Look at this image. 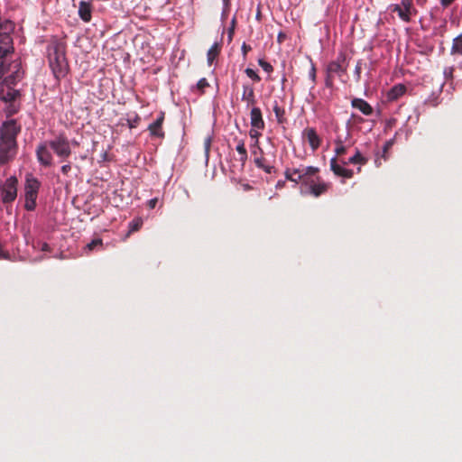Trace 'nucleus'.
I'll return each instance as SVG.
<instances>
[{
	"label": "nucleus",
	"mask_w": 462,
	"mask_h": 462,
	"mask_svg": "<svg viewBox=\"0 0 462 462\" xmlns=\"http://www.w3.org/2000/svg\"><path fill=\"white\" fill-rule=\"evenodd\" d=\"M319 170L312 166H300L291 170V182L299 185L302 195H310L318 198L325 194L330 184L325 182L319 175Z\"/></svg>",
	"instance_id": "f257e3e1"
},
{
	"label": "nucleus",
	"mask_w": 462,
	"mask_h": 462,
	"mask_svg": "<svg viewBox=\"0 0 462 462\" xmlns=\"http://www.w3.org/2000/svg\"><path fill=\"white\" fill-rule=\"evenodd\" d=\"M21 125L15 119L5 121L0 126V164L13 160L17 152L16 138Z\"/></svg>",
	"instance_id": "f03ea898"
},
{
	"label": "nucleus",
	"mask_w": 462,
	"mask_h": 462,
	"mask_svg": "<svg viewBox=\"0 0 462 462\" xmlns=\"http://www.w3.org/2000/svg\"><path fill=\"white\" fill-rule=\"evenodd\" d=\"M50 67L54 77L60 80L69 72V63L66 58V43L54 40L48 46Z\"/></svg>",
	"instance_id": "7ed1b4c3"
},
{
	"label": "nucleus",
	"mask_w": 462,
	"mask_h": 462,
	"mask_svg": "<svg viewBox=\"0 0 462 462\" xmlns=\"http://www.w3.org/2000/svg\"><path fill=\"white\" fill-rule=\"evenodd\" d=\"M14 28V23L8 19L5 20L0 26V60L5 58L14 51L12 36Z\"/></svg>",
	"instance_id": "20e7f679"
},
{
	"label": "nucleus",
	"mask_w": 462,
	"mask_h": 462,
	"mask_svg": "<svg viewBox=\"0 0 462 462\" xmlns=\"http://www.w3.org/2000/svg\"><path fill=\"white\" fill-rule=\"evenodd\" d=\"M389 9L391 12L396 13L404 23H410L418 13L413 5V0H401L399 4L391 5Z\"/></svg>",
	"instance_id": "39448f33"
},
{
	"label": "nucleus",
	"mask_w": 462,
	"mask_h": 462,
	"mask_svg": "<svg viewBox=\"0 0 462 462\" xmlns=\"http://www.w3.org/2000/svg\"><path fill=\"white\" fill-rule=\"evenodd\" d=\"M49 146L62 160L68 159L71 154L70 143L64 134H60L49 141Z\"/></svg>",
	"instance_id": "423d86ee"
},
{
	"label": "nucleus",
	"mask_w": 462,
	"mask_h": 462,
	"mask_svg": "<svg viewBox=\"0 0 462 462\" xmlns=\"http://www.w3.org/2000/svg\"><path fill=\"white\" fill-rule=\"evenodd\" d=\"M40 182L35 178H27L25 183V204L24 208L28 211H32L36 208V199L40 189Z\"/></svg>",
	"instance_id": "0eeeda50"
},
{
	"label": "nucleus",
	"mask_w": 462,
	"mask_h": 462,
	"mask_svg": "<svg viewBox=\"0 0 462 462\" xmlns=\"http://www.w3.org/2000/svg\"><path fill=\"white\" fill-rule=\"evenodd\" d=\"M17 183L16 177L11 176L0 185V198L4 204L12 203L17 197Z\"/></svg>",
	"instance_id": "6e6552de"
},
{
	"label": "nucleus",
	"mask_w": 462,
	"mask_h": 462,
	"mask_svg": "<svg viewBox=\"0 0 462 462\" xmlns=\"http://www.w3.org/2000/svg\"><path fill=\"white\" fill-rule=\"evenodd\" d=\"M236 150L238 153V158H235L230 164V171L234 174L242 172L247 161V151L244 140H237Z\"/></svg>",
	"instance_id": "1a4fd4ad"
},
{
	"label": "nucleus",
	"mask_w": 462,
	"mask_h": 462,
	"mask_svg": "<svg viewBox=\"0 0 462 462\" xmlns=\"http://www.w3.org/2000/svg\"><path fill=\"white\" fill-rule=\"evenodd\" d=\"M50 149L49 142L41 143L36 148L37 159L39 162L45 167L52 165L53 157Z\"/></svg>",
	"instance_id": "9d476101"
},
{
	"label": "nucleus",
	"mask_w": 462,
	"mask_h": 462,
	"mask_svg": "<svg viewBox=\"0 0 462 462\" xmlns=\"http://www.w3.org/2000/svg\"><path fill=\"white\" fill-rule=\"evenodd\" d=\"M20 62L18 61H14L13 64H9L8 66L5 65V61L2 60H0V79H2V77L8 72L9 69L13 66L14 69H15V71L13 72L7 81L8 83H14L15 81L17 80H20L22 79V72L20 71Z\"/></svg>",
	"instance_id": "9b49d317"
},
{
	"label": "nucleus",
	"mask_w": 462,
	"mask_h": 462,
	"mask_svg": "<svg viewBox=\"0 0 462 462\" xmlns=\"http://www.w3.org/2000/svg\"><path fill=\"white\" fill-rule=\"evenodd\" d=\"M165 113L160 112L158 117L156 120L149 125L148 130L150 132V134L152 137H157V138H164L165 133L162 129V125L164 122Z\"/></svg>",
	"instance_id": "f8f14e48"
},
{
	"label": "nucleus",
	"mask_w": 462,
	"mask_h": 462,
	"mask_svg": "<svg viewBox=\"0 0 462 462\" xmlns=\"http://www.w3.org/2000/svg\"><path fill=\"white\" fill-rule=\"evenodd\" d=\"M92 11H93L92 0H89V1L82 0L79 3L78 14H79V18L83 22L89 23L91 21Z\"/></svg>",
	"instance_id": "ddd939ff"
},
{
	"label": "nucleus",
	"mask_w": 462,
	"mask_h": 462,
	"mask_svg": "<svg viewBox=\"0 0 462 462\" xmlns=\"http://www.w3.org/2000/svg\"><path fill=\"white\" fill-rule=\"evenodd\" d=\"M273 113L277 121V124L279 127L282 130V133L285 137L286 135V124H287V116H286V111L283 107L279 106L277 104L273 106Z\"/></svg>",
	"instance_id": "4468645a"
},
{
	"label": "nucleus",
	"mask_w": 462,
	"mask_h": 462,
	"mask_svg": "<svg viewBox=\"0 0 462 462\" xmlns=\"http://www.w3.org/2000/svg\"><path fill=\"white\" fill-rule=\"evenodd\" d=\"M351 105L354 108L358 109L365 116H371L374 112L371 105L362 98H353L351 101Z\"/></svg>",
	"instance_id": "2eb2a0df"
},
{
	"label": "nucleus",
	"mask_w": 462,
	"mask_h": 462,
	"mask_svg": "<svg viewBox=\"0 0 462 462\" xmlns=\"http://www.w3.org/2000/svg\"><path fill=\"white\" fill-rule=\"evenodd\" d=\"M251 125L253 128L260 130L263 129L264 122L263 120L262 112L259 107H253L250 114Z\"/></svg>",
	"instance_id": "dca6fc26"
},
{
	"label": "nucleus",
	"mask_w": 462,
	"mask_h": 462,
	"mask_svg": "<svg viewBox=\"0 0 462 462\" xmlns=\"http://www.w3.org/2000/svg\"><path fill=\"white\" fill-rule=\"evenodd\" d=\"M304 135L313 151L319 147L321 140L314 128H307L304 131Z\"/></svg>",
	"instance_id": "f3484780"
},
{
	"label": "nucleus",
	"mask_w": 462,
	"mask_h": 462,
	"mask_svg": "<svg viewBox=\"0 0 462 462\" xmlns=\"http://www.w3.org/2000/svg\"><path fill=\"white\" fill-rule=\"evenodd\" d=\"M242 100L247 103V106H254L256 102L254 88L249 84L243 86Z\"/></svg>",
	"instance_id": "a211bd4d"
},
{
	"label": "nucleus",
	"mask_w": 462,
	"mask_h": 462,
	"mask_svg": "<svg viewBox=\"0 0 462 462\" xmlns=\"http://www.w3.org/2000/svg\"><path fill=\"white\" fill-rule=\"evenodd\" d=\"M406 91V87L402 84H397L393 86L387 94V98L390 101L397 100Z\"/></svg>",
	"instance_id": "6ab92c4d"
},
{
	"label": "nucleus",
	"mask_w": 462,
	"mask_h": 462,
	"mask_svg": "<svg viewBox=\"0 0 462 462\" xmlns=\"http://www.w3.org/2000/svg\"><path fill=\"white\" fill-rule=\"evenodd\" d=\"M19 91L12 88H8L6 90L2 89L0 91V99L5 103H13L15 102L16 98L19 97Z\"/></svg>",
	"instance_id": "aec40b11"
},
{
	"label": "nucleus",
	"mask_w": 462,
	"mask_h": 462,
	"mask_svg": "<svg viewBox=\"0 0 462 462\" xmlns=\"http://www.w3.org/2000/svg\"><path fill=\"white\" fill-rule=\"evenodd\" d=\"M343 165L350 164H359L365 165L367 162V159L363 156L358 149L356 150L355 154L348 159L347 162L341 160Z\"/></svg>",
	"instance_id": "412c9836"
},
{
	"label": "nucleus",
	"mask_w": 462,
	"mask_h": 462,
	"mask_svg": "<svg viewBox=\"0 0 462 462\" xmlns=\"http://www.w3.org/2000/svg\"><path fill=\"white\" fill-rule=\"evenodd\" d=\"M221 51V44L218 42H215L207 53V60L208 64L210 66L214 60L217 58Z\"/></svg>",
	"instance_id": "4be33fe9"
},
{
	"label": "nucleus",
	"mask_w": 462,
	"mask_h": 462,
	"mask_svg": "<svg viewBox=\"0 0 462 462\" xmlns=\"http://www.w3.org/2000/svg\"><path fill=\"white\" fill-rule=\"evenodd\" d=\"M334 143L336 144V148H335L336 156H342L346 153L347 146L344 145L343 140L340 137H337L334 141Z\"/></svg>",
	"instance_id": "5701e85b"
},
{
	"label": "nucleus",
	"mask_w": 462,
	"mask_h": 462,
	"mask_svg": "<svg viewBox=\"0 0 462 462\" xmlns=\"http://www.w3.org/2000/svg\"><path fill=\"white\" fill-rule=\"evenodd\" d=\"M341 71H343V69L338 61H331L328 64L327 73L333 75L339 74Z\"/></svg>",
	"instance_id": "b1692460"
},
{
	"label": "nucleus",
	"mask_w": 462,
	"mask_h": 462,
	"mask_svg": "<svg viewBox=\"0 0 462 462\" xmlns=\"http://www.w3.org/2000/svg\"><path fill=\"white\" fill-rule=\"evenodd\" d=\"M344 167H342L341 165H339L337 163V157H334L330 160V170L333 171V173L337 176H341L343 171H344Z\"/></svg>",
	"instance_id": "393cba45"
},
{
	"label": "nucleus",
	"mask_w": 462,
	"mask_h": 462,
	"mask_svg": "<svg viewBox=\"0 0 462 462\" xmlns=\"http://www.w3.org/2000/svg\"><path fill=\"white\" fill-rule=\"evenodd\" d=\"M451 53L452 54H456V53L462 54V35H459L453 40Z\"/></svg>",
	"instance_id": "a878e982"
},
{
	"label": "nucleus",
	"mask_w": 462,
	"mask_h": 462,
	"mask_svg": "<svg viewBox=\"0 0 462 462\" xmlns=\"http://www.w3.org/2000/svg\"><path fill=\"white\" fill-rule=\"evenodd\" d=\"M97 247L103 249V241L101 238L93 239L90 243L86 245V249L88 251H93Z\"/></svg>",
	"instance_id": "bb28decb"
},
{
	"label": "nucleus",
	"mask_w": 462,
	"mask_h": 462,
	"mask_svg": "<svg viewBox=\"0 0 462 462\" xmlns=\"http://www.w3.org/2000/svg\"><path fill=\"white\" fill-rule=\"evenodd\" d=\"M254 163L257 167L263 169L266 172L270 173L272 171V169L273 167L268 166L265 164V159L264 158H255Z\"/></svg>",
	"instance_id": "cd10ccee"
},
{
	"label": "nucleus",
	"mask_w": 462,
	"mask_h": 462,
	"mask_svg": "<svg viewBox=\"0 0 462 462\" xmlns=\"http://www.w3.org/2000/svg\"><path fill=\"white\" fill-rule=\"evenodd\" d=\"M143 225V221L140 218L134 219L129 223V232H136L138 231Z\"/></svg>",
	"instance_id": "c85d7f7f"
},
{
	"label": "nucleus",
	"mask_w": 462,
	"mask_h": 462,
	"mask_svg": "<svg viewBox=\"0 0 462 462\" xmlns=\"http://www.w3.org/2000/svg\"><path fill=\"white\" fill-rule=\"evenodd\" d=\"M245 72L254 82H259L261 80L260 76L253 69L247 68Z\"/></svg>",
	"instance_id": "c756f323"
},
{
	"label": "nucleus",
	"mask_w": 462,
	"mask_h": 462,
	"mask_svg": "<svg viewBox=\"0 0 462 462\" xmlns=\"http://www.w3.org/2000/svg\"><path fill=\"white\" fill-rule=\"evenodd\" d=\"M9 105L7 106V107L5 108V114L7 116H11L13 115H14L15 113L18 112V106L15 105L14 102L13 103H8Z\"/></svg>",
	"instance_id": "7c9ffc66"
},
{
	"label": "nucleus",
	"mask_w": 462,
	"mask_h": 462,
	"mask_svg": "<svg viewBox=\"0 0 462 462\" xmlns=\"http://www.w3.org/2000/svg\"><path fill=\"white\" fill-rule=\"evenodd\" d=\"M363 64H364V62L361 60H359L356 62V68L354 70V75H355L356 81L360 80Z\"/></svg>",
	"instance_id": "2f4dec72"
},
{
	"label": "nucleus",
	"mask_w": 462,
	"mask_h": 462,
	"mask_svg": "<svg viewBox=\"0 0 462 462\" xmlns=\"http://www.w3.org/2000/svg\"><path fill=\"white\" fill-rule=\"evenodd\" d=\"M209 86L207 79H200L197 83V88L200 91V94L204 93L206 88Z\"/></svg>",
	"instance_id": "473e14b6"
},
{
	"label": "nucleus",
	"mask_w": 462,
	"mask_h": 462,
	"mask_svg": "<svg viewBox=\"0 0 462 462\" xmlns=\"http://www.w3.org/2000/svg\"><path fill=\"white\" fill-rule=\"evenodd\" d=\"M284 176H285V180H279L277 183H276V189H283L285 187V184H286V180H289V168H286L285 171H284Z\"/></svg>",
	"instance_id": "72a5a7b5"
},
{
	"label": "nucleus",
	"mask_w": 462,
	"mask_h": 462,
	"mask_svg": "<svg viewBox=\"0 0 462 462\" xmlns=\"http://www.w3.org/2000/svg\"><path fill=\"white\" fill-rule=\"evenodd\" d=\"M258 63L266 72H270L273 70L272 65L267 61L263 60H259Z\"/></svg>",
	"instance_id": "f704fd0d"
},
{
	"label": "nucleus",
	"mask_w": 462,
	"mask_h": 462,
	"mask_svg": "<svg viewBox=\"0 0 462 462\" xmlns=\"http://www.w3.org/2000/svg\"><path fill=\"white\" fill-rule=\"evenodd\" d=\"M353 176H354L353 170L345 168L340 177H343L346 179H351Z\"/></svg>",
	"instance_id": "c9c22d12"
},
{
	"label": "nucleus",
	"mask_w": 462,
	"mask_h": 462,
	"mask_svg": "<svg viewBox=\"0 0 462 462\" xmlns=\"http://www.w3.org/2000/svg\"><path fill=\"white\" fill-rule=\"evenodd\" d=\"M210 146H211V139H210V137H208L204 141V148H205V152H206L207 156L208 155Z\"/></svg>",
	"instance_id": "e433bc0d"
},
{
	"label": "nucleus",
	"mask_w": 462,
	"mask_h": 462,
	"mask_svg": "<svg viewBox=\"0 0 462 462\" xmlns=\"http://www.w3.org/2000/svg\"><path fill=\"white\" fill-rule=\"evenodd\" d=\"M453 71H454V68L453 67L446 68L445 70H444L445 77L447 79L452 78L453 77Z\"/></svg>",
	"instance_id": "4c0bfd02"
},
{
	"label": "nucleus",
	"mask_w": 462,
	"mask_h": 462,
	"mask_svg": "<svg viewBox=\"0 0 462 462\" xmlns=\"http://www.w3.org/2000/svg\"><path fill=\"white\" fill-rule=\"evenodd\" d=\"M326 86L328 87V88H331L333 86L332 75H330L328 73H327Z\"/></svg>",
	"instance_id": "58836bf2"
},
{
	"label": "nucleus",
	"mask_w": 462,
	"mask_h": 462,
	"mask_svg": "<svg viewBox=\"0 0 462 462\" xmlns=\"http://www.w3.org/2000/svg\"><path fill=\"white\" fill-rule=\"evenodd\" d=\"M71 170V166L70 164H65L61 167V172L64 174V175H67Z\"/></svg>",
	"instance_id": "ea45409f"
},
{
	"label": "nucleus",
	"mask_w": 462,
	"mask_h": 462,
	"mask_svg": "<svg viewBox=\"0 0 462 462\" xmlns=\"http://www.w3.org/2000/svg\"><path fill=\"white\" fill-rule=\"evenodd\" d=\"M157 202H158V199L156 198H154V199L148 200L147 205L150 208H154L157 205Z\"/></svg>",
	"instance_id": "a19ab883"
},
{
	"label": "nucleus",
	"mask_w": 462,
	"mask_h": 462,
	"mask_svg": "<svg viewBox=\"0 0 462 462\" xmlns=\"http://www.w3.org/2000/svg\"><path fill=\"white\" fill-rule=\"evenodd\" d=\"M286 39H287L286 32H280L278 34V38H277L278 42L281 43V42H284Z\"/></svg>",
	"instance_id": "79ce46f5"
},
{
	"label": "nucleus",
	"mask_w": 462,
	"mask_h": 462,
	"mask_svg": "<svg viewBox=\"0 0 462 462\" xmlns=\"http://www.w3.org/2000/svg\"><path fill=\"white\" fill-rule=\"evenodd\" d=\"M139 121H140V118H139L138 116H135L134 120L129 121L130 128L136 127V125H138Z\"/></svg>",
	"instance_id": "37998d69"
},
{
	"label": "nucleus",
	"mask_w": 462,
	"mask_h": 462,
	"mask_svg": "<svg viewBox=\"0 0 462 462\" xmlns=\"http://www.w3.org/2000/svg\"><path fill=\"white\" fill-rule=\"evenodd\" d=\"M251 51V47L245 43H244L242 45V51H243V54L245 56L247 54L248 51Z\"/></svg>",
	"instance_id": "c03bdc74"
},
{
	"label": "nucleus",
	"mask_w": 462,
	"mask_h": 462,
	"mask_svg": "<svg viewBox=\"0 0 462 462\" xmlns=\"http://www.w3.org/2000/svg\"><path fill=\"white\" fill-rule=\"evenodd\" d=\"M455 0H440L441 5L443 7H448Z\"/></svg>",
	"instance_id": "a18cd8bd"
},
{
	"label": "nucleus",
	"mask_w": 462,
	"mask_h": 462,
	"mask_svg": "<svg viewBox=\"0 0 462 462\" xmlns=\"http://www.w3.org/2000/svg\"><path fill=\"white\" fill-rule=\"evenodd\" d=\"M41 249L42 251L44 252H48L51 250L50 245L47 243H42Z\"/></svg>",
	"instance_id": "49530a36"
},
{
	"label": "nucleus",
	"mask_w": 462,
	"mask_h": 462,
	"mask_svg": "<svg viewBox=\"0 0 462 462\" xmlns=\"http://www.w3.org/2000/svg\"><path fill=\"white\" fill-rule=\"evenodd\" d=\"M311 77H312V79H315V77H316V69H315V68H314L313 66H312V68H311Z\"/></svg>",
	"instance_id": "de8ad7c7"
},
{
	"label": "nucleus",
	"mask_w": 462,
	"mask_h": 462,
	"mask_svg": "<svg viewBox=\"0 0 462 462\" xmlns=\"http://www.w3.org/2000/svg\"><path fill=\"white\" fill-rule=\"evenodd\" d=\"M250 135H251L252 137H255V136L257 135V132H254V130H251V131H250Z\"/></svg>",
	"instance_id": "09e8293b"
},
{
	"label": "nucleus",
	"mask_w": 462,
	"mask_h": 462,
	"mask_svg": "<svg viewBox=\"0 0 462 462\" xmlns=\"http://www.w3.org/2000/svg\"><path fill=\"white\" fill-rule=\"evenodd\" d=\"M223 3L226 7H227L229 5V0H223Z\"/></svg>",
	"instance_id": "8fccbe9b"
},
{
	"label": "nucleus",
	"mask_w": 462,
	"mask_h": 462,
	"mask_svg": "<svg viewBox=\"0 0 462 462\" xmlns=\"http://www.w3.org/2000/svg\"><path fill=\"white\" fill-rule=\"evenodd\" d=\"M72 144H74V145H79V143H78V142H76V141H73V142H72Z\"/></svg>",
	"instance_id": "3c124183"
},
{
	"label": "nucleus",
	"mask_w": 462,
	"mask_h": 462,
	"mask_svg": "<svg viewBox=\"0 0 462 462\" xmlns=\"http://www.w3.org/2000/svg\"><path fill=\"white\" fill-rule=\"evenodd\" d=\"M233 30H230L229 31V37L231 38V33H232Z\"/></svg>",
	"instance_id": "603ef678"
},
{
	"label": "nucleus",
	"mask_w": 462,
	"mask_h": 462,
	"mask_svg": "<svg viewBox=\"0 0 462 462\" xmlns=\"http://www.w3.org/2000/svg\"><path fill=\"white\" fill-rule=\"evenodd\" d=\"M360 171H361V168H360V167H358V168H357V172H360Z\"/></svg>",
	"instance_id": "864d4df0"
},
{
	"label": "nucleus",
	"mask_w": 462,
	"mask_h": 462,
	"mask_svg": "<svg viewBox=\"0 0 462 462\" xmlns=\"http://www.w3.org/2000/svg\"><path fill=\"white\" fill-rule=\"evenodd\" d=\"M2 257V254L0 253V258Z\"/></svg>",
	"instance_id": "5fc2aeb1"
}]
</instances>
